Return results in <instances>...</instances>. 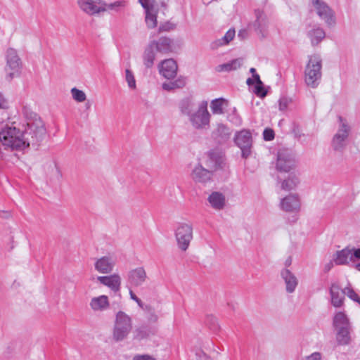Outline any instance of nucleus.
Segmentation results:
<instances>
[{"instance_id":"obj_56","label":"nucleus","mask_w":360,"mask_h":360,"mask_svg":"<svg viewBox=\"0 0 360 360\" xmlns=\"http://www.w3.org/2000/svg\"><path fill=\"white\" fill-rule=\"evenodd\" d=\"M252 79H254L255 84H261L262 82L258 74H254Z\"/></svg>"},{"instance_id":"obj_23","label":"nucleus","mask_w":360,"mask_h":360,"mask_svg":"<svg viewBox=\"0 0 360 360\" xmlns=\"http://www.w3.org/2000/svg\"><path fill=\"white\" fill-rule=\"evenodd\" d=\"M191 175L195 181L206 183L211 179L212 174L209 169H205L202 165H198L193 169Z\"/></svg>"},{"instance_id":"obj_11","label":"nucleus","mask_w":360,"mask_h":360,"mask_svg":"<svg viewBox=\"0 0 360 360\" xmlns=\"http://www.w3.org/2000/svg\"><path fill=\"white\" fill-rule=\"evenodd\" d=\"M359 259H360V248H345L337 252L335 262L336 264L342 265L348 264L349 262H354Z\"/></svg>"},{"instance_id":"obj_19","label":"nucleus","mask_w":360,"mask_h":360,"mask_svg":"<svg viewBox=\"0 0 360 360\" xmlns=\"http://www.w3.org/2000/svg\"><path fill=\"white\" fill-rule=\"evenodd\" d=\"M281 276L285 284V290L288 293L295 292L297 285L298 280L293 273L288 269H283L281 271Z\"/></svg>"},{"instance_id":"obj_1","label":"nucleus","mask_w":360,"mask_h":360,"mask_svg":"<svg viewBox=\"0 0 360 360\" xmlns=\"http://www.w3.org/2000/svg\"><path fill=\"white\" fill-rule=\"evenodd\" d=\"M22 114L27 120L26 128L23 132V141L30 146L37 147L46 136V129L41 119L30 108L24 106Z\"/></svg>"},{"instance_id":"obj_62","label":"nucleus","mask_w":360,"mask_h":360,"mask_svg":"<svg viewBox=\"0 0 360 360\" xmlns=\"http://www.w3.org/2000/svg\"><path fill=\"white\" fill-rule=\"evenodd\" d=\"M250 72L252 74V76L254 75V74H257L256 72L255 68H251L250 70Z\"/></svg>"},{"instance_id":"obj_2","label":"nucleus","mask_w":360,"mask_h":360,"mask_svg":"<svg viewBox=\"0 0 360 360\" xmlns=\"http://www.w3.org/2000/svg\"><path fill=\"white\" fill-rule=\"evenodd\" d=\"M0 141L5 147L12 151H22L27 148V143L23 141V132L13 124H6L0 129Z\"/></svg>"},{"instance_id":"obj_32","label":"nucleus","mask_w":360,"mask_h":360,"mask_svg":"<svg viewBox=\"0 0 360 360\" xmlns=\"http://www.w3.org/2000/svg\"><path fill=\"white\" fill-rule=\"evenodd\" d=\"M235 34L236 32L234 29L229 30L223 37L212 42L210 45L211 48L212 49H217L219 46L228 44L233 39Z\"/></svg>"},{"instance_id":"obj_21","label":"nucleus","mask_w":360,"mask_h":360,"mask_svg":"<svg viewBox=\"0 0 360 360\" xmlns=\"http://www.w3.org/2000/svg\"><path fill=\"white\" fill-rule=\"evenodd\" d=\"M98 0H77L79 8L89 15H94L102 12L105 8L98 5Z\"/></svg>"},{"instance_id":"obj_57","label":"nucleus","mask_w":360,"mask_h":360,"mask_svg":"<svg viewBox=\"0 0 360 360\" xmlns=\"http://www.w3.org/2000/svg\"><path fill=\"white\" fill-rule=\"evenodd\" d=\"M53 171L56 173V177L58 179H60L61 177V172H60V169L56 167V165H54V167L53 168Z\"/></svg>"},{"instance_id":"obj_18","label":"nucleus","mask_w":360,"mask_h":360,"mask_svg":"<svg viewBox=\"0 0 360 360\" xmlns=\"http://www.w3.org/2000/svg\"><path fill=\"white\" fill-rule=\"evenodd\" d=\"M147 275L143 267L131 270L128 274V282L133 286H140L146 280Z\"/></svg>"},{"instance_id":"obj_43","label":"nucleus","mask_w":360,"mask_h":360,"mask_svg":"<svg viewBox=\"0 0 360 360\" xmlns=\"http://www.w3.org/2000/svg\"><path fill=\"white\" fill-rule=\"evenodd\" d=\"M254 93L260 98H264L267 95V91L265 89L263 82L261 84H255Z\"/></svg>"},{"instance_id":"obj_63","label":"nucleus","mask_w":360,"mask_h":360,"mask_svg":"<svg viewBox=\"0 0 360 360\" xmlns=\"http://www.w3.org/2000/svg\"><path fill=\"white\" fill-rule=\"evenodd\" d=\"M356 269L360 271V262L355 265Z\"/></svg>"},{"instance_id":"obj_12","label":"nucleus","mask_w":360,"mask_h":360,"mask_svg":"<svg viewBox=\"0 0 360 360\" xmlns=\"http://www.w3.org/2000/svg\"><path fill=\"white\" fill-rule=\"evenodd\" d=\"M313 4L320 18L323 20L328 26L335 25L334 13L325 2L321 0H313Z\"/></svg>"},{"instance_id":"obj_5","label":"nucleus","mask_w":360,"mask_h":360,"mask_svg":"<svg viewBox=\"0 0 360 360\" xmlns=\"http://www.w3.org/2000/svg\"><path fill=\"white\" fill-rule=\"evenodd\" d=\"M210 117L211 115L207 110V102L203 101L199 105L198 110L190 115L189 121L195 129H208Z\"/></svg>"},{"instance_id":"obj_22","label":"nucleus","mask_w":360,"mask_h":360,"mask_svg":"<svg viewBox=\"0 0 360 360\" xmlns=\"http://www.w3.org/2000/svg\"><path fill=\"white\" fill-rule=\"evenodd\" d=\"M255 15L256 19L253 22L252 26L255 30L258 31L260 34H262V37H264V32L266 30L268 25L266 15L262 11L259 9L255 11Z\"/></svg>"},{"instance_id":"obj_40","label":"nucleus","mask_w":360,"mask_h":360,"mask_svg":"<svg viewBox=\"0 0 360 360\" xmlns=\"http://www.w3.org/2000/svg\"><path fill=\"white\" fill-rule=\"evenodd\" d=\"M146 22L148 28L152 29L157 25V17L150 11L146 12Z\"/></svg>"},{"instance_id":"obj_6","label":"nucleus","mask_w":360,"mask_h":360,"mask_svg":"<svg viewBox=\"0 0 360 360\" xmlns=\"http://www.w3.org/2000/svg\"><path fill=\"white\" fill-rule=\"evenodd\" d=\"M6 79L11 81L14 77L19 75L22 68V62L15 49L9 48L6 53Z\"/></svg>"},{"instance_id":"obj_49","label":"nucleus","mask_w":360,"mask_h":360,"mask_svg":"<svg viewBox=\"0 0 360 360\" xmlns=\"http://www.w3.org/2000/svg\"><path fill=\"white\" fill-rule=\"evenodd\" d=\"M132 360H156L153 356L149 354H136Z\"/></svg>"},{"instance_id":"obj_55","label":"nucleus","mask_w":360,"mask_h":360,"mask_svg":"<svg viewBox=\"0 0 360 360\" xmlns=\"http://www.w3.org/2000/svg\"><path fill=\"white\" fill-rule=\"evenodd\" d=\"M198 360H212L210 356H208L204 352H200L198 354Z\"/></svg>"},{"instance_id":"obj_9","label":"nucleus","mask_w":360,"mask_h":360,"mask_svg":"<svg viewBox=\"0 0 360 360\" xmlns=\"http://www.w3.org/2000/svg\"><path fill=\"white\" fill-rule=\"evenodd\" d=\"M338 120L341 125L333 136L332 146L335 150H342L346 146V141L349 136V127L344 122L341 116L338 117Z\"/></svg>"},{"instance_id":"obj_60","label":"nucleus","mask_w":360,"mask_h":360,"mask_svg":"<svg viewBox=\"0 0 360 360\" xmlns=\"http://www.w3.org/2000/svg\"><path fill=\"white\" fill-rule=\"evenodd\" d=\"M167 0H162L160 1L161 6L163 7H165L167 6Z\"/></svg>"},{"instance_id":"obj_44","label":"nucleus","mask_w":360,"mask_h":360,"mask_svg":"<svg viewBox=\"0 0 360 360\" xmlns=\"http://www.w3.org/2000/svg\"><path fill=\"white\" fill-rule=\"evenodd\" d=\"M206 323L213 330H216L219 328L218 323H217V320L212 315H209V316H207V318H206Z\"/></svg>"},{"instance_id":"obj_13","label":"nucleus","mask_w":360,"mask_h":360,"mask_svg":"<svg viewBox=\"0 0 360 360\" xmlns=\"http://www.w3.org/2000/svg\"><path fill=\"white\" fill-rule=\"evenodd\" d=\"M281 208L288 212H297L300 209V201L297 194H290L281 199Z\"/></svg>"},{"instance_id":"obj_10","label":"nucleus","mask_w":360,"mask_h":360,"mask_svg":"<svg viewBox=\"0 0 360 360\" xmlns=\"http://www.w3.org/2000/svg\"><path fill=\"white\" fill-rule=\"evenodd\" d=\"M295 165V160L288 150H280L278 152L276 169L280 172H288Z\"/></svg>"},{"instance_id":"obj_8","label":"nucleus","mask_w":360,"mask_h":360,"mask_svg":"<svg viewBox=\"0 0 360 360\" xmlns=\"http://www.w3.org/2000/svg\"><path fill=\"white\" fill-rule=\"evenodd\" d=\"M175 236L179 248L183 251L186 250L193 238L192 225L186 223L180 224L176 229Z\"/></svg>"},{"instance_id":"obj_59","label":"nucleus","mask_w":360,"mask_h":360,"mask_svg":"<svg viewBox=\"0 0 360 360\" xmlns=\"http://www.w3.org/2000/svg\"><path fill=\"white\" fill-rule=\"evenodd\" d=\"M143 310L150 311H151V307L149 305H144L143 304V307H141Z\"/></svg>"},{"instance_id":"obj_17","label":"nucleus","mask_w":360,"mask_h":360,"mask_svg":"<svg viewBox=\"0 0 360 360\" xmlns=\"http://www.w3.org/2000/svg\"><path fill=\"white\" fill-rule=\"evenodd\" d=\"M331 304L335 307H341L345 300V289L342 290L338 283H332L330 288Z\"/></svg>"},{"instance_id":"obj_28","label":"nucleus","mask_w":360,"mask_h":360,"mask_svg":"<svg viewBox=\"0 0 360 360\" xmlns=\"http://www.w3.org/2000/svg\"><path fill=\"white\" fill-rule=\"evenodd\" d=\"M336 340L339 345H347L349 344L351 340L350 333L352 331V327H342V328H338Z\"/></svg>"},{"instance_id":"obj_16","label":"nucleus","mask_w":360,"mask_h":360,"mask_svg":"<svg viewBox=\"0 0 360 360\" xmlns=\"http://www.w3.org/2000/svg\"><path fill=\"white\" fill-rule=\"evenodd\" d=\"M150 43L156 49L158 52L161 53H170L174 52L175 49L174 41L167 37H161L158 40H153Z\"/></svg>"},{"instance_id":"obj_31","label":"nucleus","mask_w":360,"mask_h":360,"mask_svg":"<svg viewBox=\"0 0 360 360\" xmlns=\"http://www.w3.org/2000/svg\"><path fill=\"white\" fill-rule=\"evenodd\" d=\"M235 34L236 32L234 29L229 30L223 37L212 42L210 45L211 48L212 49H217L219 46L228 44L233 39Z\"/></svg>"},{"instance_id":"obj_26","label":"nucleus","mask_w":360,"mask_h":360,"mask_svg":"<svg viewBox=\"0 0 360 360\" xmlns=\"http://www.w3.org/2000/svg\"><path fill=\"white\" fill-rule=\"evenodd\" d=\"M230 136L229 128L223 124H219L217 129L213 132L214 138L219 144L225 143L230 138Z\"/></svg>"},{"instance_id":"obj_38","label":"nucleus","mask_w":360,"mask_h":360,"mask_svg":"<svg viewBox=\"0 0 360 360\" xmlns=\"http://www.w3.org/2000/svg\"><path fill=\"white\" fill-rule=\"evenodd\" d=\"M193 106V103L190 98H184L180 103V110L181 112L190 117V115L192 113V108Z\"/></svg>"},{"instance_id":"obj_52","label":"nucleus","mask_w":360,"mask_h":360,"mask_svg":"<svg viewBox=\"0 0 360 360\" xmlns=\"http://www.w3.org/2000/svg\"><path fill=\"white\" fill-rule=\"evenodd\" d=\"M129 294L131 299L134 300L139 307H143L142 301L131 290H129Z\"/></svg>"},{"instance_id":"obj_58","label":"nucleus","mask_w":360,"mask_h":360,"mask_svg":"<svg viewBox=\"0 0 360 360\" xmlns=\"http://www.w3.org/2000/svg\"><path fill=\"white\" fill-rule=\"evenodd\" d=\"M246 83L248 86H251L255 84V81L252 78H248L246 81Z\"/></svg>"},{"instance_id":"obj_54","label":"nucleus","mask_w":360,"mask_h":360,"mask_svg":"<svg viewBox=\"0 0 360 360\" xmlns=\"http://www.w3.org/2000/svg\"><path fill=\"white\" fill-rule=\"evenodd\" d=\"M288 101L285 98H281L279 100V109L280 110H284L287 108Z\"/></svg>"},{"instance_id":"obj_61","label":"nucleus","mask_w":360,"mask_h":360,"mask_svg":"<svg viewBox=\"0 0 360 360\" xmlns=\"http://www.w3.org/2000/svg\"><path fill=\"white\" fill-rule=\"evenodd\" d=\"M290 264H291V259H290V258H289V259H288L285 261V266H290Z\"/></svg>"},{"instance_id":"obj_47","label":"nucleus","mask_w":360,"mask_h":360,"mask_svg":"<svg viewBox=\"0 0 360 360\" xmlns=\"http://www.w3.org/2000/svg\"><path fill=\"white\" fill-rule=\"evenodd\" d=\"M345 289V294L353 301H355L357 298H359V295L355 292V291L349 287H347Z\"/></svg>"},{"instance_id":"obj_45","label":"nucleus","mask_w":360,"mask_h":360,"mask_svg":"<svg viewBox=\"0 0 360 360\" xmlns=\"http://www.w3.org/2000/svg\"><path fill=\"white\" fill-rule=\"evenodd\" d=\"M149 332L146 327H140L136 330V335L135 338L142 340L148 336Z\"/></svg>"},{"instance_id":"obj_35","label":"nucleus","mask_w":360,"mask_h":360,"mask_svg":"<svg viewBox=\"0 0 360 360\" xmlns=\"http://www.w3.org/2000/svg\"><path fill=\"white\" fill-rule=\"evenodd\" d=\"M186 84V78L184 77H179L174 81L163 83L162 89L166 91H172L175 89H181L185 86Z\"/></svg>"},{"instance_id":"obj_48","label":"nucleus","mask_w":360,"mask_h":360,"mask_svg":"<svg viewBox=\"0 0 360 360\" xmlns=\"http://www.w3.org/2000/svg\"><path fill=\"white\" fill-rule=\"evenodd\" d=\"M142 7L145 9V12L151 11L153 9V5L151 4V0H139Z\"/></svg>"},{"instance_id":"obj_15","label":"nucleus","mask_w":360,"mask_h":360,"mask_svg":"<svg viewBox=\"0 0 360 360\" xmlns=\"http://www.w3.org/2000/svg\"><path fill=\"white\" fill-rule=\"evenodd\" d=\"M177 70V64L172 58L164 60L159 65L160 73L168 79H173L176 77Z\"/></svg>"},{"instance_id":"obj_24","label":"nucleus","mask_w":360,"mask_h":360,"mask_svg":"<svg viewBox=\"0 0 360 360\" xmlns=\"http://www.w3.org/2000/svg\"><path fill=\"white\" fill-rule=\"evenodd\" d=\"M115 262L108 257H103L95 263V269L101 274L110 273L114 267Z\"/></svg>"},{"instance_id":"obj_33","label":"nucleus","mask_w":360,"mask_h":360,"mask_svg":"<svg viewBox=\"0 0 360 360\" xmlns=\"http://www.w3.org/2000/svg\"><path fill=\"white\" fill-rule=\"evenodd\" d=\"M243 60L241 58L233 59L228 63L219 65L216 68V70L218 72H230L236 70L240 68L242 65Z\"/></svg>"},{"instance_id":"obj_27","label":"nucleus","mask_w":360,"mask_h":360,"mask_svg":"<svg viewBox=\"0 0 360 360\" xmlns=\"http://www.w3.org/2000/svg\"><path fill=\"white\" fill-rule=\"evenodd\" d=\"M208 201L212 208L217 210H222L225 206V196L219 192H212L208 197Z\"/></svg>"},{"instance_id":"obj_41","label":"nucleus","mask_w":360,"mask_h":360,"mask_svg":"<svg viewBox=\"0 0 360 360\" xmlns=\"http://www.w3.org/2000/svg\"><path fill=\"white\" fill-rule=\"evenodd\" d=\"M125 79L127 82L128 86L131 89H136V79H135L133 72L129 69H127L125 70Z\"/></svg>"},{"instance_id":"obj_34","label":"nucleus","mask_w":360,"mask_h":360,"mask_svg":"<svg viewBox=\"0 0 360 360\" xmlns=\"http://www.w3.org/2000/svg\"><path fill=\"white\" fill-rule=\"evenodd\" d=\"M307 35L311 39L312 46L319 44L326 37L324 30L320 27L310 30Z\"/></svg>"},{"instance_id":"obj_25","label":"nucleus","mask_w":360,"mask_h":360,"mask_svg":"<svg viewBox=\"0 0 360 360\" xmlns=\"http://www.w3.org/2000/svg\"><path fill=\"white\" fill-rule=\"evenodd\" d=\"M89 304L94 311H105L110 307L108 297L106 295L93 297Z\"/></svg>"},{"instance_id":"obj_46","label":"nucleus","mask_w":360,"mask_h":360,"mask_svg":"<svg viewBox=\"0 0 360 360\" xmlns=\"http://www.w3.org/2000/svg\"><path fill=\"white\" fill-rule=\"evenodd\" d=\"M274 131L273 129L266 128L263 131V137L265 141H271L274 139Z\"/></svg>"},{"instance_id":"obj_14","label":"nucleus","mask_w":360,"mask_h":360,"mask_svg":"<svg viewBox=\"0 0 360 360\" xmlns=\"http://www.w3.org/2000/svg\"><path fill=\"white\" fill-rule=\"evenodd\" d=\"M97 280L103 285L108 287L115 293H118L119 297H121L120 293L121 278L118 274H114L110 276H98Z\"/></svg>"},{"instance_id":"obj_36","label":"nucleus","mask_w":360,"mask_h":360,"mask_svg":"<svg viewBox=\"0 0 360 360\" xmlns=\"http://www.w3.org/2000/svg\"><path fill=\"white\" fill-rule=\"evenodd\" d=\"M300 183L299 179L295 174L289 175L288 178L283 180L281 184L283 190L290 191L295 189Z\"/></svg>"},{"instance_id":"obj_64","label":"nucleus","mask_w":360,"mask_h":360,"mask_svg":"<svg viewBox=\"0 0 360 360\" xmlns=\"http://www.w3.org/2000/svg\"><path fill=\"white\" fill-rule=\"evenodd\" d=\"M244 34H246V32L245 31H243V32H240L239 34H238V37H243Z\"/></svg>"},{"instance_id":"obj_30","label":"nucleus","mask_w":360,"mask_h":360,"mask_svg":"<svg viewBox=\"0 0 360 360\" xmlns=\"http://www.w3.org/2000/svg\"><path fill=\"white\" fill-rule=\"evenodd\" d=\"M155 58V53L154 51V47L150 43L145 49L143 54V64L147 68H150L154 64Z\"/></svg>"},{"instance_id":"obj_4","label":"nucleus","mask_w":360,"mask_h":360,"mask_svg":"<svg viewBox=\"0 0 360 360\" xmlns=\"http://www.w3.org/2000/svg\"><path fill=\"white\" fill-rule=\"evenodd\" d=\"M131 330V318L125 312L119 311L115 314V319L112 330V339L115 342L122 341L127 338Z\"/></svg>"},{"instance_id":"obj_37","label":"nucleus","mask_w":360,"mask_h":360,"mask_svg":"<svg viewBox=\"0 0 360 360\" xmlns=\"http://www.w3.org/2000/svg\"><path fill=\"white\" fill-rule=\"evenodd\" d=\"M227 101L222 98H216L212 101L210 104V108L212 110V112L214 114H223L224 113V104L226 103Z\"/></svg>"},{"instance_id":"obj_50","label":"nucleus","mask_w":360,"mask_h":360,"mask_svg":"<svg viewBox=\"0 0 360 360\" xmlns=\"http://www.w3.org/2000/svg\"><path fill=\"white\" fill-rule=\"evenodd\" d=\"M302 360H321V354L319 352H314L311 355L305 356Z\"/></svg>"},{"instance_id":"obj_39","label":"nucleus","mask_w":360,"mask_h":360,"mask_svg":"<svg viewBox=\"0 0 360 360\" xmlns=\"http://www.w3.org/2000/svg\"><path fill=\"white\" fill-rule=\"evenodd\" d=\"M98 4H99V6H102L103 8H105L103 11H105L108 10L118 11L121 7L124 6V1H117L113 3H110V4H105V3L101 4L99 2Z\"/></svg>"},{"instance_id":"obj_7","label":"nucleus","mask_w":360,"mask_h":360,"mask_svg":"<svg viewBox=\"0 0 360 360\" xmlns=\"http://www.w3.org/2000/svg\"><path fill=\"white\" fill-rule=\"evenodd\" d=\"M234 142L241 150L243 158H248L251 154L252 137L250 130L243 129L238 131L234 137Z\"/></svg>"},{"instance_id":"obj_20","label":"nucleus","mask_w":360,"mask_h":360,"mask_svg":"<svg viewBox=\"0 0 360 360\" xmlns=\"http://www.w3.org/2000/svg\"><path fill=\"white\" fill-rule=\"evenodd\" d=\"M208 160L210 167L214 169H222L225 165L224 154L222 151L214 149L207 153Z\"/></svg>"},{"instance_id":"obj_29","label":"nucleus","mask_w":360,"mask_h":360,"mask_svg":"<svg viewBox=\"0 0 360 360\" xmlns=\"http://www.w3.org/2000/svg\"><path fill=\"white\" fill-rule=\"evenodd\" d=\"M333 325L335 329L342 328V327H352L349 319L342 311H339L335 314Z\"/></svg>"},{"instance_id":"obj_42","label":"nucleus","mask_w":360,"mask_h":360,"mask_svg":"<svg viewBox=\"0 0 360 360\" xmlns=\"http://www.w3.org/2000/svg\"><path fill=\"white\" fill-rule=\"evenodd\" d=\"M71 93L72 98L77 102H83L86 98L85 93L75 87L71 89Z\"/></svg>"},{"instance_id":"obj_51","label":"nucleus","mask_w":360,"mask_h":360,"mask_svg":"<svg viewBox=\"0 0 360 360\" xmlns=\"http://www.w3.org/2000/svg\"><path fill=\"white\" fill-rule=\"evenodd\" d=\"M8 108V103L0 92V109H6Z\"/></svg>"},{"instance_id":"obj_53","label":"nucleus","mask_w":360,"mask_h":360,"mask_svg":"<svg viewBox=\"0 0 360 360\" xmlns=\"http://www.w3.org/2000/svg\"><path fill=\"white\" fill-rule=\"evenodd\" d=\"M173 29V26L171 23L169 22H166L163 25H161L160 27H159V31L160 32H162V31H169Z\"/></svg>"},{"instance_id":"obj_3","label":"nucleus","mask_w":360,"mask_h":360,"mask_svg":"<svg viewBox=\"0 0 360 360\" xmlns=\"http://www.w3.org/2000/svg\"><path fill=\"white\" fill-rule=\"evenodd\" d=\"M322 60L319 55H313L309 57L308 63L304 70V82L311 88H316L322 76Z\"/></svg>"}]
</instances>
